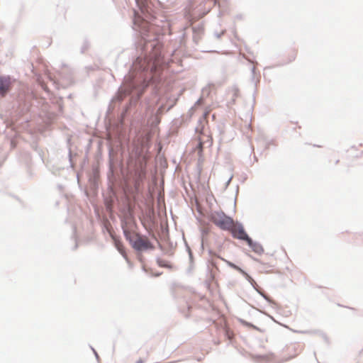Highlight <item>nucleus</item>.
Returning a JSON list of instances; mask_svg holds the SVG:
<instances>
[{"instance_id": "obj_1", "label": "nucleus", "mask_w": 363, "mask_h": 363, "mask_svg": "<svg viewBox=\"0 0 363 363\" xmlns=\"http://www.w3.org/2000/svg\"><path fill=\"white\" fill-rule=\"evenodd\" d=\"M211 220L223 230H229L233 227V220L223 212L213 213L211 216Z\"/></svg>"}, {"instance_id": "obj_2", "label": "nucleus", "mask_w": 363, "mask_h": 363, "mask_svg": "<svg viewBox=\"0 0 363 363\" xmlns=\"http://www.w3.org/2000/svg\"><path fill=\"white\" fill-rule=\"evenodd\" d=\"M130 242L133 247L139 251L153 248V246L147 238L139 235H135L133 238H130Z\"/></svg>"}, {"instance_id": "obj_3", "label": "nucleus", "mask_w": 363, "mask_h": 363, "mask_svg": "<svg viewBox=\"0 0 363 363\" xmlns=\"http://www.w3.org/2000/svg\"><path fill=\"white\" fill-rule=\"evenodd\" d=\"M229 231L232 233L233 236L235 238L246 241L249 246L252 245V239L247 235L244 228L241 225H235L233 223V227H232Z\"/></svg>"}, {"instance_id": "obj_4", "label": "nucleus", "mask_w": 363, "mask_h": 363, "mask_svg": "<svg viewBox=\"0 0 363 363\" xmlns=\"http://www.w3.org/2000/svg\"><path fill=\"white\" fill-rule=\"evenodd\" d=\"M205 143L208 144L211 146L213 144V138L211 135H206L203 133H201L198 137L197 145L194 148V151H197L198 156L199 158L203 157V149Z\"/></svg>"}, {"instance_id": "obj_5", "label": "nucleus", "mask_w": 363, "mask_h": 363, "mask_svg": "<svg viewBox=\"0 0 363 363\" xmlns=\"http://www.w3.org/2000/svg\"><path fill=\"white\" fill-rule=\"evenodd\" d=\"M303 347L300 343H291L288 345L284 351L286 359H291L297 357L303 351Z\"/></svg>"}, {"instance_id": "obj_6", "label": "nucleus", "mask_w": 363, "mask_h": 363, "mask_svg": "<svg viewBox=\"0 0 363 363\" xmlns=\"http://www.w3.org/2000/svg\"><path fill=\"white\" fill-rule=\"evenodd\" d=\"M11 79L8 77H0V94L4 96L10 89Z\"/></svg>"}, {"instance_id": "obj_7", "label": "nucleus", "mask_w": 363, "mask_h": 363, "mask_svg": "<svg viewBox=\"0 0 363 363\" xmlns=\"http://www.w3.org/2000/svg\"><path fill=\"white\" fill-rule=\"evenodd\" d=\"M115 245H116V248L118 249V250L120 252V253L121 255H123V256H125V247H124L123 243L120 240L115 239Z\"/></svg>"}, {"instance_id": "obj_8", "label": "nucleus", "mask_w": 363, "mask_h": 363, "mask_svg": "<svg viewBox=\"0 0 363 363\" xmlns=\"http://www.w3.org/2000/svg\"><path fill=\"white\" fill-rule=\"evenodd\" d=\"M250 247L252 249L253 251H255V252H257L258 254H261L264 251L262 247L260 245L255 243L253 242H252V245L250 246Z\"/></svg>"}, {"instance_id": "obj_9", "label": "nucleus", "mask_w": 363, "mask_h": 363, "mask_svg": "<svg viewBox=\"0 0 363 363\" xmlns=\"http://www.w3.org/2000/svg\"><path fill=\"white\" fill-rule=\"evenodd\" d=\"M160 65V62H159V60H156L154 62H153V65L155 67V69L157 68V67Z\"/></svg>"}, {"instance_id": "obj_10", "label": "nucleus", "mask_w": 363, "mask_h": 363, "mask_svg": "<svg viewBox=\"0 0 363 363\" xmlns=\"http://www.w3.org/2000/svg\"><path fill=\"white\" fill-rule=\"evenodd\" d=\"M158 263L160 266H165V264L163 263V261L162 260H159L158 261Z\"/></svg>"}, {"instance_id": "obj_11", "label": "nucleus", "mask_w": 363, "mask_h": 363, "mask_svg": "<svg viewBox=\"0 0 363 363\" xmlns=\"http://www.w3.org/2000/svg\"><path fill=\"white\" fill-rule=\"evenodd\" d=\"M232 265L234 267V268L238 269V267H236V266H235L234 264H232Z\"/></svg>"}]
</instances>
